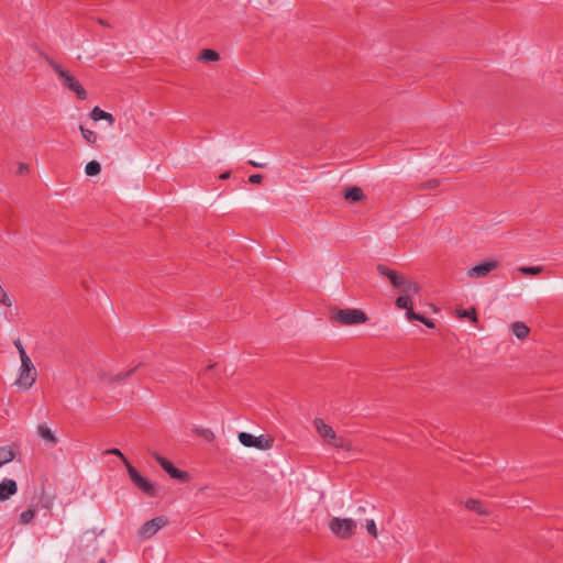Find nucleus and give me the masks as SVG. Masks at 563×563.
<instances>
[{"label":"nucleus","instance_id":"24","mask_svg":"<svg viewBox=\"0 0 563 563\" xmlns=\"http://www.w3.org/2000/svg\"><path fill=\"white\" fill-rule=\"evenodd\" d=\"M410 295L411 294H404V295L399 296L395 301L396 307L399 309H406L407 311H408V309H412V302L410 299Z\"/></svg>","mask_w":563,"mask_h":563},{"label":"nucleus","instance_id":"27","mask_svg":"<svg viewBox=\"0 0 563 563\" xmlns=\"http://www.w3.org/2000/svg\"><path fill=\"white\" fill-rule=\"evenodd\" d=\"M79 130L81 132V135L84 140L89 144H95L97 141V135L93 131L86 129L85 126L80 125Z\"/></svg>","mask_w":563,"mask_h":563},{"label":"nucleus","instance_id":"21","mask_svg":"<svg viewBox=\"0 0 563 563\" xmlns=\"http://www.w3.org/2000/svg\"><path fill=\"white\" fill-rule=\"evenodd\" d=\"M329 445L336 448V449H344L346 451H350L352 449V443L350 440H347L344 437L334 435V439L329 443Z\"/></svg>","mask_w":563,"mask_h":563},{"label":"nucleus","instance_id":"8","mask_svg":"<svg viewBox=\"0 0 563 563\" xmlns=\"http://www.w3.org/2000/svg\"><path fill=\"white\" fill-rule=\"evenodd\" d=\"M36 376V369L31 358L21 361V372L18 383L27 389L35 383Z\"/></svg>","mask_w":563,"mask_h":563},{"label":"nucleus","instance_id":"4","mask_svg":"<svg viewBox=\"0 0 563 563\" xmlns=\"http://www.w3.org/2000/svg\"><path fill=\"white\" fill-rule=\"evenodd\" d=\"M128 474L135 487H137L142 493L150 497H155L157 495V485L152 482L147 477L141 475V473L132 465L128 464Z\"/></svg>","mask_w":563,"mask_h":563},{"label":"nucleus","instance_id":"6","mask_svg":"<svg viewBox=\"0 0 563 563\" xmlns=\"http://www.w3.org/2000/svg\"><path fill=\"white\" fill-rule=\"evenodd\" d=\"M153 459L161 465V467L169 475L170 478L178 479L183 483L189 481L190 475L186 471L178 470L170 461L159 455L157 452H151Z\"/></svg>","mask_w":563,"mask_h":563},{"label":"nucleus","instance_id":"11","mask_svg":"<svg viewBox=\"0 0 563 563\" xmlns=\"http://www.w3.org/2000/svg\"><path fill=\"white\" fill-rule=\"evenodd\" d=\"M313 424L318 434L329 445V443L334 439V435L336 434L333 428L324 423V421L321 418H316L313 420Z\"/></svg>","mask_w":563,"mask_h":563},{"label":"nucleus","instance_id":"1","mask_svg":"<svg viewBox=\"0 0 563 563\" xmlns=\"http://www.w3.org/2000/svg\"><path fill=\"white\" fill-rule=\"evenodd\" d=\"M377 273L387 278L394 288L402 294L418 295L420 292V286L412 280L406 278V276L395 269L389 268L384 264L376 266Z\"/></svg>","mask_w":563,"mask_h":563},{"label":"nucleus","instance_id":"14","mask_svg":"<svg viewBox=\"0 0 563 563\" xmlns=\"http://www.w3.org/2000/svg\"><path fill=\"white\" fill-rule=\"evenodd\" d=\"M464 506L466 509L474 511L481 516H489L492 514L490 510L487 507H485V505L478 499L468 498L464 503Z\"/></svg>","mask_w":563,"mask_h":563},{"label":"nucleus","instance_id":"5","mask_svg":"<svg viewBox=\"0 0 563 563\" xmlns=\"http://www.w3.org/2000/svg\"><path fill=\"white\" fill-rule=\"evenodd\" d=\"M329 529L338 538L347 540L354 536L356 530V521L350 518H338L334 517L329 522Z\"/></svg>","mask_w":563,"mask_h":563},{"label":"nucleus","instance_id":"13","mask_svg":"<svg viewBox=\"0 0 563 563\" xmlns=\"http://www.w3.org/2000/svg\"><path fill=\"white\" fill-rule=\"evenodd\" d=\"M18 492V485L14 479L4 478L0 483V501L8 500L11 496Z\"/></svg>","mask_w":563,"mask_h":563},{"label":"nucleus","instance_id":"29","mask_svg":"<svg viewBox=\"0 0 563 563\" xmlns=\"http://www.w3.org/2000/svg\"><path fill=\"white\" fill-rule=\"evenodd\" d=\"M13 344L19 351L21 361L30 358L20 339L14 340Z\"/></svg>","mask_w":563,"mask_h":563},{"label":"nucleus","instance_id":"34","mask_svg":"<svg viewBox=\"0 0 563 563\" xmlns=\"http://www.w3.org/2000/svg\"><path fill=\"white\" fill-rule=\"evenodd\" d=\"M103 113L104 111L102 109H100L99 107H95L90 112V118L93 121H99L102 120Z\"/></svg>","mask_w":563,"mask_h":563},{"label":"nucleus","instance_id":"16","mask_svg":"<svg viewBox=\"0 0 563 563\" xmlns=\"http://www.w3.org/2000/svg\"><path fill=\"white\" fill-rule=\"evenodd\" d=\"M511 331L515 336L523 340L528 336L530 329L523 322L516 321L511 324Z\"/></svg>","mask_w":563,"mask_h":563},{"label":"nucleus","instance_id":"10","mask_svg":"<svg viewBox=\"0 0 563 563\" xmlns=\"http://www.w3.org/2000/svg\"><path fill=\"white\" fill-rule=\"evenodd\" d=\"M499 263L495 260L484 261L467 271L470 278H483L486 277L492 271L496 269Z\"/></svg>","mask_w":563,"mask_h":563},{"label":"nucleus","instance_id":"35","mask_svg":"<svg viewBox=\"0 0 563 563\" xmlns=\"http://www.w3.org/2000/svg\"><path fill=\"white\" fill-rule=\"evenodd\" d=\"M30 170V167L27 164H24V163H20L19 166H18V170H16V174L19 175H25L27 174Z\"/></svg>","mask_w":563,"mask_h":563},{"label":"nucleus","instance_id":"30","mask_svg":"<svg viewBox=\"0 0 563 563\" xmlns=\"http://www.w3.org/2000/svg\"><path fill=\"white\" fill-rule=\"evenodd\" d=\"M195 432L203 437L208 442H211L214 439V434L210 429H196Z\"/></svg>","mask_w":563,"mask_h":563},{"label":"nucleus","instance_id":"12","mask_svg":"<svg viewBox=\"0 0 563 563\" xmlns=\"http://www.w3.org/2000/svg\"><path fill=\"white\" fill-rule=\"evenodd\" d=\"M142 366H143V363H139L133 368L125 371V372H121L118 374L104 373L101 376V378H102V380H104L109 384L121 383V382L125 380L126 378H129L130 376H132L135 373V371H137Z\"/></svg>","mask_w":563,"mask_h":563},{"label":"nucleus","instance_id":"36","mask_svg":"<svg viewBox=\"0 0 563 563\" xmlns=\"http://www.w3.org/2000/svg\"><path fill=\"white\" fill-rule=\"evenodd\" d=\"M263 180V176L261 174H254L249 177V181L251 184H260Z\"/></svg>","mask_w":563,"mask_h":563},{"label":"nucleus","instance_id":"37","mask_svg":"<svg viewBox=\"0 0 563 563\" xmlns=\"http://www.w3.org/2000/svg\"><path fill=\"white\" fill-rule=\"evenodd\" d=\"M41 504L43 508L49 509L52 505V500L49 497H45L44 495L41 497Z\"/></svg>","mask_w":563,"mask_h":563},{"label":"nucleus","instance_id":"22","mask_svg":"<svg viewBox=\"0 0 563 563\" xmlns=\"http://www.w3.org/2000/svg\"><path fill=\"white\" fill-rule=\"evenodd\" d=\"M456 316L460 319L467 318L473 323H477V321H478L477 311L474 307H472L470 309H459V310H456Z\"/></svg>","mask_w":563,"mask_h":563},{"label":"nucleus","instance_id":"3","mask_svg":"<svg viewBox=\"0 0 563 563\" xmlns=\"http://www.w3.org/2000/svg\"><path fill=\"white\" fill-rule=\"evenodd\" d=\"M332 319L340 325H355L367 322L368 317L361 309H339Z\"/></svg>","mask_w":563,"mask_h":563},{"label":"nucleus","instance_id":"18","mask_svg":"<svg viewBox=\"0 0 563 563\" xmlns=\"http://www.w3.org/2000/svg\"><path fill=\"white\" fill-rule=\"evenodd\" d=\"M406 316L409 320H415V321H420L421 323H423L426 327L432 329L434 328V322L428 318H426L424 316L420 314V313H417L415 312L412 309H408V311H406Z\"/></svg>","mask_w":563,"mask_h":563},{"label":"nucleus","instance_id":"38","mask_svg":"<svg viewBox=\"0 0 563 563\" xmlns=\"http://www.w3.org/2000/svg\"><path fill=\"white\" fill-rule=\"evenodd\" d=\"M102 120H106L112 124L114 122V117L111 113L104 111Z\"/></svg>","mask_w":563,"mask_h":563},{"label":"nucleus","instance_id":"9","mask_svg":"<svg viewBox=\"0 0 563 563\" xmlns=\"http://www.w3.org/2000/svg\"><path fill=\"white\" fill-rule=\"evenodd\" d=\"M168 520L165 516L155 517L146 521L140 529V536L143 539L153 537L161 528L167 525Z\"/></svg>","mask_w":563,"mask_h":563},{"label":"nucleus","instance_id":"32","mask_svg":"<svg viewBox=\"0 0 563 563\" xmlns=\"http://www.w3.org/2000/svg\"><path fill=\"white\" fill-rule=\"evenodd\" d=\"M0 303L7 306V307H11L12 306V301L8 295V292L0 286Z\"/></svg>","mask_w":563,"mask_h":563},{"label":"nucleus","instance_id":"19","mask_svg":"<svg viewBox=\"0 0 563 563\" xmlns=\"http://www.w3.org/2000/svg\"><path fill=\"white\" fill-rule=\"evenodd\" d=\"M15 459V452L10 446H0V467Z\"/></svg>","mask_w":563,"mask_h":563},{"label":"nucleus","instance_id":"28","mask_svg":"<svg viewBox=\"0 0 563 563\" xmlns=\"http://www.w3.org/2000/svg\"><path fill=\"white\" fill-rule=\"evenodd\" d=\"M34 516H35V509L29 508V509L24 510L23 512H21L20 522L22 525H27L34 519Z\"/></svg>","mask_w":563,"mask_h":563},{"label":"nucleus","instance_id":"23","mask_svg":"<svg viewBox=\"0 0 563 563\" xmlns=\"http://www.w3.org/2000/svg\"><path fill=\"white\" fill-rule=\"evenodd\" d=\"M440 185H441V180L434 178V179H429L427 181H422V183L416 185L415 189L416 190H433V189L438 188Z\"/></svg>","mask_w":563,"mask_h":563},{"label":"nucleus","instance_id":"15","mask_svg":"<svg viewBox=\"0 0 563 563\" xmlns=\"http://www.w3.org/2000/svg\"><path fill=\"white\" fill-rule=\"evenodd\" d=\"M343 197L346 201L351 203L358 202L365 198V195L361 187H349L344 190Z\"/></svg>","mask_w":563,"mask_h":563},{"label":"nucleus","instance_id":"31","mask_svg":"<svg viewBox=\"0 0 563 563\" xmlns=\"http://www.w3.org/2000/svg\"><path fill=\"white\" fill-rule=\"evenodd\" d=\"M106 454H112V455H117L119 456L122 462L124 463L125 467L128 468V464H131L126 457L124 456V454L117 448H113V449H109L106 451Z\"/></svg>","mask_w":563,"mask_h":563},{"label":"nucleus","instance_id":"26","mask_svg":"<svg viewBox=\"0 0 563 563\" xmlns=\"http://www.w3.org/2000/svg\"><path fill=\"white\" fill-rule=\"evenodd\" d=\"M543 271V266H521L518 268V272L521 275H531L536 276Z\"/></svg>","mask_w":563,"mask_h":563},{"label":"nucleus","instance_id":"41","mask_svg":"<svg viewBox=\"0 0 563 563\" xmlns=\"http://www.w3.org/2000/svg\"><path fill=\"white\" fill-rule=\"evenodd\" d=\"M230 176H231V172H224L223 174L220 175V178L228 179V178H230Z\"/></svg>","mask_w":563,"mask_h":563},{"label":"nucleus","instance_id":"25","mask_svg":"<svg viewBox=\"0 0 563 563\" xmlns=\"http://www.w3.org/2000/svg\"><path fill=\"white\" fill-rule=\"evenodd\" d=\"M101 172V165L97 161H90L86 164L85 173L87 176H97Z\"/></svg>","mask_w":563,"mask_h":563},{"label":"nucleus","instance_id":"7","mask_svg":"<svg viewBox=\"0 0 563 563\" xmlns=\"http://www.w3.org/2000/svg\"><path fill=\"white\" fill-rule=\"evenodd\" d=\"M239 441L246 448H256L258 450H269L273 448L274 439L264 435L255 437L247 432H240L238 434Z\"/></svg>","mask_w":563,"mask_h":563},{"label":"nucleus","instance_id":"39","mask_svg":"<svg viewBox=\"0 0 563 563\" xmlns=\"http://www.w3.org/2000/svg\"><path fill=\"white\" fill-rule=\"evenodd\" d=\"M250 165H252L253 167H257V168H264L266 166L265 163H257L255 161H249L247 162Z\"/></svg>","mask_w":563,"mask_h":563},{"label":"nucleus","instance_id":"20","mask_svg":"<svg viewBox=\"0 0 563 563\" xmlns=\"http://www.w3.org/2000/svg\"><path fill=\"white\" fill-rule=\"evenodd\" d=\"M220 59V54L211 48H205L199 55V60L203 63L217 62Z\"/></svg>","mask_w":563,"mask_h":563},{"label":"nucleus","instance_id":"17","mask_svg":"<svg viewBox=\"0 0 563 563\" xmlns=\"http://www.w3.org/2000/svg\"><path fill=\"white\" fill-rule=\"evenodd\" d=\"M37 432L41 435V438L51 445H55L57 443V438L55 437L54 432L46 426L40 424L37 427Z\"/></svg>","mask_w":563,"mask_h":563},{"label":"nucleus","instance_id":"40","mask_svg":"<svg viewBox=\"0 0 563 563\" xmlns=\"http://www.w3.org/2000/svg\"><path fill=\"white\" fill-rule=\"evenodd\" d=\"M97 22H98L100 25L106 26V27H110V26H111V25H110V23H109L107 20L101 19V18H98V19H97Z\"/></svg>","mask_w":563,"mask_h":563},{"label":"nucleus","instance_id":"33","mask_svg":"<svg viewBox=\"0 0 563 563\" xmlns=\"http://www.w3.org/2000/svg\"><path fill=\"white\" fill-rule=\"evenodd\" d=\"M366 530L374 538H376L378 534L375 521L373 519L366 520Z\"/></svg>","mask_w":563,"mask_h":563},{"label":"nucleus","instance_id":"2","mask_svg":"<svg viewBox=\"0 0 563 563\" xmlns=\"http://www.w3.org/2000/svg\"><path fill=\"white\" fill-rule=\"evenodd\" d=\"M48 65L58 75V77L62 80V84L65 88L75 92L78 99H80V100L87 99L86 89L80 85V82L69 71L64 69L58 63H56L53 59H48Z\"/></svg>","mask_w":563,"mask_h":563}]
</instances>
